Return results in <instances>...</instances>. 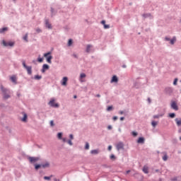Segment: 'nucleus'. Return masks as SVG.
Masks as SVG:
<instances>
[{"label": "nucleus", "mask_w": 181, "mask_h": 181, "mask_svg": "<svg viewBox=\"0 0 181 181\" xmlns=\"http://www.w3.org/2000/svg\"><path fill=\"white\" fill-rule=\"evenodd\" d=\"M0 89L2 93L4 100H7L11 98V90L9 88H6L4 87L3 85H1Z\"/></svg>", "instance_id": "f257e3e1"}, {"label": "nucleus", "mask_w": 181, "mask_h": 181, "mask_svg": "<svg viewBox=\"0 0 181 181\" xmlns=\"http://www.w3.org/2000/svg\"><path fill=\"white\" fill-rule=\"evenodd\" d=\"M51 54H52L51 52H48L44 54V57L46 58L47 62L49 64H52V59H53V57Z\"/></svg>", "instance_id": "f03ea898"}, {"label": "nucleus", "mask_w": 181, "mask_h": 181, "mask_svg": "<svg viewBox=\"0 0 181 181\" xmlns=\"http://www.w3.org/2000/svg\"><path fill=\"white\" fill-rule=\"evenodd\" d=\"M40 157H33V156H29L28 160L31 164L35 163L37 161L40 160Z\"/></svg>", "instance_id": "7ed1b4c3"}, {"label": "nucleus", "mask_w": 181, "mask_h": 181, "mask_svg": "<svg viewBox=\"0 0 181 181\" xmlns=\"http://www.w3.org/2000/svg\"><path fill=\"white\" fill-rule=\"evenodd\" d=\"M55 100L54 98L51 99V100L49 103V105L51 106L52 107H54V108H59V105L58 103H54Z\"/></svg>", "instance_id": "20e7f679"}, {"label": "nucleus", "mask_w": 181, "mask_h": 181, "mask_svg": "<svg viewBox=\"0 0 181 181\" xmlns=\"http://www.w3.org/2000/svg\"><path fill=\"white\" fill-rule=\"evenodd\" d=\"M124 144L122 141H119L117 144V149L118 151H119L120 150H124Z\"/></svg>", "instance_id": "39448f33"}, {"label": "nucleus", "mask_w": 181, "mask_h": 181, "mask_svg": "<svg viewBox=\"0 0 181 181\" xmlns=\"http://www.w3.org/2000/svg\"><path fill=\"white\" fill-rule=\"evenodd\" d=\"M2 43L4 47H13L14 46V42H6L4 40L2 41Z\"/></svg>", "instance_id": "423d86ee"}, {"label": "nucleus", "mask_w": 181, "mask_h": 181, "mask_svg": "<svg viewBox=\"0 0 181 181\" xmlns=\"http://www.w3.org/2000/svg\"><path fill=\"white\" fill-rule=\"evenodd\" d=\"M171 109H173L175 111H178L179 108H178L177 104L176 103L175 101L171 102Z\"/></svg>", "instance_id": "0eeeda50"}, {"label": "nucleus", "mask_w": 181, "mask_h": 181, "mask_svg": "<svg viewBox=\"0 0 181 181\" xmlns=\"http://www.w3.org/2000/svg\"><path fill=\"white\" fill-rule=\"evenodd\" d=\"M173 93V89L171 87L165 88V93L168 95H171Z\"/></svg>", "instance_id": "6e6552de"}, {"label": "nucleus", "mask_w": 181, "mask_h": 181, "mask_svg": "<svg viewBox=\"0 0 181 181\" xmlns=\"http://www.w3.org/2000/svg\"><path fill=\"white\" fill-rule=\"evenodd\" d=\"M50 166V163L48 161H46L45 163L41 164V168L43 169L49 168Z\"/></svg>", "instance_id": "1a4fd4ad"}, {"label": "nucleus", "mask_w": 181, "mask_h": 181, "mask_svg": "<svg viewBox=\"0 0 181 181\" xmlns=\"http://www.w3.org/2000/svg\"><path fill=\"white\" fill-rule=\"evenodd\" d=\"M50 166V163L48 161H46L45 163L41 164V168L43 169L49 168Z\"/></svg>", "instance_id": "9d476101"}, {"label": "nucleus", "mask_w": 181, "mask_h": 181, "mask_svg": "<svg viewBox=\"0 0 181 181\" xmlns=\"http://www.w3.org/2000/svg\"><path fill=\"white\" fill-rule=\"evenodd\" d=\"M68 81V78L66 76H64L62 81V86H66Z\"/></svg>", "instance_id": "9b49d317"}, {"label": "nucleus", "mask_w": 181, "mask_h": 181, "mask_svg": "<svg viewBox=\"0 0 181 181\" xmlns=\"http://www.w3.org/2000/svg\"><path fill=\"white\" fill-rule=\"evenodd\" d=\"M45 27L49 30H52V25L49 23V20H45Z\"/></svg>", "instance_id": "f8f14e48"}, {"label": "nucleus", "mask_w": 181, "mask_h": 181, "mask_svg": "<svg viewBox=\"0 0 181 181\" xmlns=\"http://www.w3.org/2000/svg\"><path fill=\"white\" fill-rule=\"evenodd\" d=\"M49 68V65L47 64H44L42 69V73H45L46 70H48Z\"/></svg>", "instance_id": "ddd939ff"}, {"label": "nucleus", "mask_w": 181, "mask_h": 181, "mask_svg": "<svg viewBox=\"0 0 181 181\" xmlns=\"http://www.w3.org/2000/svg\"><path fill=\"white\" fill-rule=\"evenodd\" d=\"M25 69L27 70L28 75L31 76L32 75V66H28Z\"/></svg>", "instance_id": "4468645a"}, {"label": "nucleus", "mask_w": 181, "mask_h": 181, "mask_svg": "<svg viewBox=\"0 0 181 181\" xmlns=\"http://www.w3.org/2000/svg\"><path fill=\"white\" fill-rule=\"evenodd\" d=\"M111 83H118V78L116 75L113 76L111 81H110Z\"/></svg>", "instance_id": "2eb2a0df"}, {"label": "nucleus", "mask_w": 181, "mask_h": 181, "mask_svg": "<svg viewBox=\"0 0 181 181\" xmlns=\"http://www.w3.org/2000/svg\"><path fill=\"white\" fill-rule=\"evenodd\" d=\"M28 119V115L26 113L23 112V117L21 119L23 122H26Z\"/></svg>", "instance_id": "dca6fc26"}, {"label": "nucleus", "mask_w": 181, "mask_h": 181, "mask_svg": "<svg viewBox=\"0 0 181 181\" xmlns=\"http://www.w3.org/2000/svg\"><path fill=\"white\" fill-rule=\"evenodd\" d=\"M93 47L92 45H88L86 47V53H90V48Z\"/></svg>", "instance_id": "f3484780"}, {"label": "nucleus", "mask_w": 181, "mask_h": 181, "mask_svg": "<svg viewBox=\"0 0 181 181\" xmlns=\"http://www.w3.org/2000/svg\"><path fill=\"white\" fill-rule=\"evenodd\" d=\"M176 42V37H173V39L170 40V45H174Z\"/></svg>", "instance_id": "a211bd4d"}, {"label": "nucleus", "mask_w": 181, "mask_h": 181, "mask_svg": "<svg viewBox=\"0 0 181 181\" xmlns=\"http://www.w3.org/2000/svg\"><path fill=\"white\" fill-rule=\"evenodd\" d=\"M163 117V114H158V115H153V119H159Z\"/></svg>", "instance_id": "6ab92c4d"}, {"label": "nucleus", "mask_w": 181, "mask_h": 181, "mask_svg": "<svg viewBox=\"0 0 181 181\" xmlns=\"http://www.w3.org/2000/svg\"><path fill=\"white\" fill-rule=\"evenodd\" d=\"M175 122H177V126L180 127L181 126V118H175Z\"/></svg>", "instance_id": "aec40b11"}, {"label": "nucleus", "mask_w": 181, "mask_h": 181, "mask_svg": "<svg viewBox=\"0 0 181 181\" xmlns=\"http://www.w3.org/2000/svg\"><path fill=\"white\" fill-rule=\"evenodd\" d=\"M145 139L144 137H139L138 140V144H144Z\"/></svg>", "instance_id": "412c9836"}, {"label": "nucleus", "mask_w": 181, "mask_h": 181, "mask_svg": "<svg viewBox=\"0 0 181 181\" xmlns=\"http://www.w3.org/2000/svg\"><path fill=\"white\" fill-rule=\"evenodd\" d=\"M7 30H8V28H6V27L0 28V33H1V34H3V33H4L5 32H6Z\"/></svg>", "instance_id": "4be33fe9"}, {"label": "nucleus", "mask_w": 181, "mask_h": 181, "mask_svg": "<svg viewBox=\"0 0 181 181\" xmlns=\"http://www.w3.org/2000/svg\"><path fill=\"white\" fill-rule=\"evenodd\" d=\"M86 74H84V73L81 74V76H80V81H81V83H83V81L81 80V79H82V78H86Z\"/></svg>", "instance_id": "5701e85b"}, {"label": "nucleus", "mask_w": 181, "mask_h": 181, "mask_svg": "<svg viewBox=\"0 0 181 181\" xmlns=\"http://www.w3.org/2000/svg\"><path fill=\"white\" fill-rule=\"evenodd\" d=\"M34 79L36 80V81H40L42 79V76H40V75H35L34 76Z\"/></svg>", "instance_id": "b1692460"}, {"label": "nucleus", "mask_w": 181, "mask_h": 181, "mask_svg": "<svg viewBox=\"0 0 181 181\" xmlns=\"http://www.w3.org/2000/svg\"><path fill=\"white\" fill-rule=\"evenodd\" d=\"M11 81H12L13 83H15V84L17 83V82H16V78L15 76H11Z\"/></svg>", "instance_id": "393cba45"}, {"label": "nucleus", "mask_w": 181, "mask_h": 181, "mask_svg": "<svg viewBox=\"0 0 181 181\" xmlns=\"http://www.w3.org/2000/svg\"><path fill=\"white\" fill-rule=\"evenodd\" d=\"M142 16L144 18V19L150 18L151 16V13H144L142 15Z\"/></svg>", "instance_id": "a878e982"}, {"label": "nucleus", "mask_w": 181, "mask_h": 181, "mask_svg": "<svg viewBox=\"0 0 181 181\" xmlns=\"http://www.w3.org/2000/svg\"><path fill=\"white\" fill-rule=\"evenodd\" d=\"M143 173H144V174H148V167H143Z\"/></svg>", "instance_id": "bb28decb"}, {"label": "nucleus", "mask_w": 181, "mask_h": 181, "mask_svg": "<svg viewBox=\"0 0 181 181\" xmlns=\"http://www.w3.org/2000/svg\"><path fill=\"white\" fill-rule=\"evenodd\" d=\"M41 168H42V165L41 164H35V169L36 170H38Z\"/></svg>", "instance_id": "cd10ccee"}, {"label": "nucleus", "mask_w": 181, "mask_h": 181, "mask_svg": "<svg viewBox=\"0 0 181 181\" xmlns=\"http://www.w3.org/2000/svg\"><path fill=\"white\" fill-rule=\"evenodd\" d=\"M90 153L93 155H97L98 154V151L97 149L91 150Z\"/></svg>", "instance_id": "c85d7f7f"}, {"label": "nucleus", "mask_w": 181, "mask_h": 181, "mask_svg": "<svg viewBox=\"0 0 181 181\" xmlns=\"http://www.w3.org/2000/svg\"><path fill=\"white\" fill-rule=\"evenodd\" d=\"M62 136H63V133L62 132H59L57 134V138L59 139V140H62Z\"/></svg>", "instance_id": "c756f323"}, {"label": "nucleus", "mask_w": 181, "mask_h": 181, "mask_svg": "<svg viewBox=\"0 0 181 181\" xmlns=\"http://www.w3.org/2000/svg\"><path fill=\"white\" fill-rule=\"evenodd\" d=\"M168 117H170V118H171V119H173V118H175V117H176V114L174 113V112L170 113V114L168 115Z\"/></svg>", "instance_id": "7c9ffc66"}, {"label": "nucleus", "mask_w": 181, "mask_h": 181, "mask_svg": "<svg viewBox=\"0 0 181 181\" xmlns=\"http://www.w3.org/2000/svg\"><path fill=\"white\" fill-rule=\"evenodd\" d=\"M51 13H52V17L55 16V14L57 13V12L55 11V10L52 7H51Z\"/></svg>", "instance_id": "2f4dec72"}, {"label": "nucleus", "mask_w": 181, "mask_h": 181, "mask_svg": "<svg viewBox=\"0 0 181 181\" xmlns=\"http://www.w3.org/2000/svg\"><path fill=\"white\" fill-rule=\"evenodd\" d=\"M52 177V175H51L50 176H45L44 180L49 181Z\"/></svg>", "instance_id": "473e14b6"}, {"label": "nucleus", "mask_w": 181, "mask_h": 181, "mask_svg": "<svg viewBox=\"0 0 181 181\" xmlns=\"http://www.w3.org/2000/svg\"><path fill=\"white\" fill-rule=\"evenodd\" d=\"M28 33H26L25 35V36L23 37V40L25 41L26 42H28Z\"/></svg>", "instance_id": "72a5a7b5"}, {"label": "nucleus", "mask_w": 181, "mask_h": 181, "mask_svg": "<svg viewBox=\"0 0 181 181\" xmlns=\"http://www.w3.org/2000/svg\"><path fill=\"white\" fill-rule=\"evenodd\" d=\"M168 158V154L167 153L164 154V156L163 157V160L167 161Z\"/></svg>", "instance_id": "f704fd0d"}, {"label": "nucleus", "mask_w": 181, "mask_h": 181, "mask_svg": "<svg viewBox=\"0 0 181 181\" xmlns=\"http://www.w3.org/2000/svg\"><path fill=\"white\" fill-rule=\"evenodd\" d=\"M73 45V40L72 39H69L68 42V47H71Z\"/></svg>", "instance_id": "c9c22d12"}, {"label": "nucleus", "mask_w": 181, "mask_h": 181, "mask_svg": "<svg viewBox=\"0 0 181 181\" xmlns=\"http://www.w3.org/2000/svg\"><path fill=\"white\" fill-rule=\"evenodd\" d=\"M158 122L156 121H153L151 122V126H153V127H156L157 126Z\"/></svg>", "instance_id": "e433bc0d"}, {"label": "nucleus", "mask_w": 181, "mask_h": 181, "mask_svg": "<svg viewBox=\"0 0 181 181\" xmlns=\"http://www.w3.org/2000/svg\"><path fill=\"white\" fill-rule=\"evenodd\" d=\"M89 148H90V145H89L88 142H86V146H85V149L89 150Z\"/></svg>", "instance_id": "4c0bfd02"}, {"label": "nucleus", "mask_w": 181, "mask_h": 181, "mask_svg": "<svg viewBox=\"0 0 181 181\" xmlns=\"http://www.w3.org/2000/svg\"><path fill=\"white\" fill-rule=\"evenodd\" d=\"M66 142L68 143V144H69V146H73V142H72V141H71V139L67 140Z\"/></svg>", "instance_id": "58836bf2"}, {"label": "nucleus", "mask_w": 181, "mask_h": 181, "mask_svg": "<svg viewBox=\"0 0 181 181\" xmlns=\"http://www.w3.org/2000/svg\"><path fill=\"white\" fill-rule=\"evenodd\" d=\"M132 134L133 136L136 137V136H138V132L133 131L132 132Z\"/></svg>", "instance_id": "ea45409f"}, {"label": "nucleus", "mask_w": 181, "mask_h": 181, "mask_svg": "<svg viewBox=\"0 0 181 181\" xmlns=\"http://www.w3.org/2000/svg\"><path fill=\"white\" fill-rule=\"evenodd\" d=\"M37 62H39V63H42V62H43V57H38V59H37Z\"/></svg>", "instance_id": "a19ab883"}, {"label": "nucleus", "mask_w": 181, "mask_h": 181, "mask_svg": "<svg viewBox=\"0 0 181 181\" xmlns=\"http://www.w3.org/2000/svg\"><path fill=\"white\" fill-rule=\"evenodd\" d=\"M177 81H178V79L177 78H175V79H174V82L173 83V84L174 86H177Z\"/></svg>", "instance_id": "79ce46f5"}, {"label": "nucleus", "mask_w": 181, "mask_h": 181, "mask_svg": "<svg viewBox=\"0 0 181 181\" xmlns=\"http://www.w3.org/2000/svg\"><path fill=\"white\" fill-rule=\"evenodd\" d=\"M112 109H113V107L111 105L107 107V112H110Z\"/></svg>", "instance_id": "37998d69"}, {"label": "nucleus", "mask_w": 181, "mask_h": 181, "mask_svg": "<svg viewBox=\"0 0 181 181\" xmlns=\"http://www.w3.org/2000/svg\"><path fill=\"white\" fill-rule=\"evenodd\" d=\"M35 30H36L37 34H40V33H42V30L40 28H37Z\"/></svg>", "instance_id": "c03bdc74"}, {"label": "nucleus", "mask_w": 181, "mask_h": 181, "mask_svg": "<svg viewBox=\"0 0 181 181\" xmlns=\"http://www.w3.org/2000/svg\"><path fill=\"white\" fill-rule=\"evenodd\" d=\"M173 144H177V139H173Z\"/></svg>", "instance_id": "a18cd8bd"}, {"label": "nucleus", "mask_w": 181, "mask_h": 181, "mask_svg": "<svg viewBox=\"0 0 181 181\" xmlns=\"http://www.w3.org/2000/svg\"><path fill=\"white\" fill-rule=\"evenodd\" d=\"M110 159L111 160H115L116 159V156L114 155V154H112L111 156H110Z\"/></svg>", "instance_id": "49530a36"}, {"label": "nucleus", "mask_w": 181, "mask_h": 181, "mask_svg": "<svg viewBox=\"0 0 181 181\" xmlns=\"http://www.w3.org/2000/svg\"><path fill=\"white\" fill-rule=\"evenodd\" d=\"M110 25H106V24H105V25H104V28H105V29H110Z\"/></svg>", "instance_id": "de8ad7c7"}, {"label": "nucleus", "mask_w": 181, "mask_h": 181, "mask_svg": "<svg viewBox=\"0 0 181 181\" xmlns=\"http://www.w3.org/2000/svg\"><path fill=\"white\" fill-rule=\"evenodd\" d=\"M50 126L51 127H54V120H51L50 121Z\"/></svg>", "instance_id": "09e8293b"}, {"label": "nucleus", "mask_w": 181, "mask_h": 181, "mask_svg": "<svg viewBox=\"0 0 181 181\" xmlns=\"http://www.w3.org/2000/svg\"><path fill=\"white\" fill-rule=\"evenodd\" d=\"M23 67L25 69V68H27V65L25 64V61H23Z\"/></svg>", "instance_id": "8fccbe9b"}, {"label": "nucleus", "mask_w": 181, "mask_h": 181, "mask_svg": "<svg viewBox=\"0 0 181 181\" xmlns=\"http://www.w3.org/2000/svg\"><path fill=\"white\" fill-rule=\"evenodd\" d=\"M165 41H167V42H170V38L168 37H165Z\"/></svg>", "instance_id": "3c124183"}, {"label": "nucleus", "mask_w": 181, "mask_h": 181, "mask_svg": "<svg viewBox=\"0 0 181 181\" xmlns=\"http://www.w3.org/2000/svg\"><path fill=\"white\" fill-rule=\"evenodd\" d=\"M69 138L71 139V140H74V135L72 134H71L69 135Z\"/></svg>", "instance_id": "603ef678"}, {"label": "nucleus", "mask_w": 181, "mask_h": 181, "mask_svg": "<svg viewBox=\"0 0 181 181\" xmlns=\"http://www.w3.org/2000/svg\"><path fill=\"white\" fill-rule=\"evenodd\" d=\"M118 119V117L117 116H114L113 117V120L114 121H117Z\"/></svg>", "instance_id": "864d4df0"}, {"label": "nucleus", "mask_w": 181, "mask_h": 181, "mask_svg": "<svg viewBox=\"0 0 181 181\" xmlns=\"http://www.w3.org/2000/svg\"><path fill=\"white\" fill-rule=\"evenodd\" d=\"M179 177H174L173 178V181H177V179H178Z\"/></svg>", "instance_id": "5fc2aeb1"}, {"label": "nucleus", "mask_w": 181, "mask_h": 181, "mask_svg": "<svg viewBox=\"0 0 181 181\" xmlns=\"http://www.w3.org/2000/svg\"><path fill=\"white\" fill-rule=\"evenodd\" d=\"M62 140L63 141L64 143L67 142L66 138H62Z\"/></svg>", "instance_id": "6e6d98bb"}, {"label": "nucleus", "mask_w": 181, "mask_h": 181, "mask_svg": "<svg viewBox=\"0 0 181 181\" xmlns=\"http://www.w3.org/2000/svg\"><path fill=\"white\" fill-rule=\"evenodd\" d=\"M159 172H160L159 169H156V170H154L153 173H159Z\"/></svg>", "instance_id": "4d7b16f0"}, {"label": "nucleus", "mask_w": 181, "mask_h": 181, "mask_svg": "<svg viewBox=\"0 0 181 181\" xmlns=\"http://www.w3.org/2000/svg\"><path fill=\"white\" fill-rule=\"evenodd\" d=\"M101 23H102V25H103L105 26V25H106L105 24L106 21L103 20V21H102Z\"/></svg>", "instance_id": "13d9d810"}, {"label": "nucleus", "mask_w": 181, "mask_h": 181, "mask_svg": "<svg viewBox=\"0 0 181 181\" xmlns=\"http://www.w3.org/2000/svg\"><path fill=\"white\" fill-rule=\"evenodd\" d=\"M73 57L75 58V59H78V55L76 54H73Z\"/></svg>", "instance_id": "bf43d9fd"}, {"label": "nucleus", "mask_w": 181, "mask_h": 181, "mask_svg": "<svg viewBox=\"0 0 181 181\" xmlns=\"http://www.w3.org/2000/svg\"><path fill=\"white\" fill-rule=\"evenodd\" d=\"M112 146H111V145H110L109 146H108V151H111L112 150Z\"/></svg>", "instance_id": "052dcab7"}, {"label": "nucleus", "mask_w": 181, "mask_h": 181, "mask_svg": "<svg viewBox=\"0 0 181 181\" xmlns=\"http://www.w3.org/2000/svg\"><path fill=\"white\" fill-rule=\"evenodd\" d=\"M147 101H148V104L151 103V100L150 98H147Z\"/></svg>", "instance_id": "680f3d73"}, {"label": "nucleus", "mask_w": 181, "mask_h": 181, "mask_svg": "<svg viewBox=\"0 0 181 181\" xmlns=\"http://www.w3.org/2000/svg\"><path fill=\"white\" fill-rule=\"evenodd\" d=\"M107 128H108V129H109V130L112 129V125H109Z\"/></svg>", "instance_id": "e2e57ef3"}, {"label": "nucleus", "mask_w": 181, "mask_h": 181, "mask_svg": "<svg viewBox=\"0 0 181 181\" xmlns=\"http://www.w3.org/2000/svg\"><path fill=\"white\" fill-rule=\"evenodd\" d=\"M119 113L121 115H122L124 114V111L120 110V111L119 112Z\"/></svg>", "instance_id": "0e129e2a"}, {"label": "nucleus", "mask_w": 181, "mask_h": 181, "mask_svg": "<svg viewBox=\"0 0 181 181\" xmlns=\"http://www.w3.org/2000/svg\"><path fill=\"white\" fill-rule=\"evenodd\" d=\"M124 119H125L124 117H120V120H121V121H124Z\"/></svg>", "instance_id": "69168bd1"}, {"label": "nucleus", "mask_w": 181, "mask_h": 181, "mask_svg": "<svg viewBox=\"0 0 181 181\" xmlns=\"http://www.w3.org/2000/svg\"><path fill=\"white\" fill-rule=\"evenodd\" d=\"M17 96L18 97V98H20L21 97V93H17Z\"/></svg>", "instance_id": "338daca9"}, {"label": "nucleus", "mask_w": 181, "mask_h": 181, "mask_svg": "<svg viewBox=\"0 0 181 181\" xmlns=\"http://www.w3.org/2000/svg\"><path fill=\"white\" fill-rule=\"evenodd\" d=\"M178 133L181 134V128L178 129Z\"/></svg>", "instance_id": "774afa93"}]
</instances>
